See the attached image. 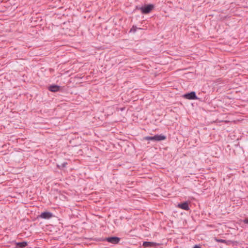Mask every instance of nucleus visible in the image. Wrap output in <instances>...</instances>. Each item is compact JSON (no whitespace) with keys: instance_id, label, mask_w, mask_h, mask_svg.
I'll return each instance as SVG.
<instances>
[{"instance_id":"11","label":"nucleus","mask_w":248,"mask_h":248,"mask_svg":"<svg viewBox=\"0 0 248 248\" xmlns=\"http://www.w3.org/2000/svg\"><path fill=\"white\" fill-rule=\"evenodd\" d=\"M215 240L217 242H220V243H225V244H227V243H228V241L226 240H225V239H221L216 238Z\"/></svg>"},{"instance_id":"12","label":"nucleus","mask_w":248,"mask_h":248,"mask_svg":"<svg viewBox=\"0 0 248 248\" xmlns=\"http://www.w3.org/2000/svg\"><path fill=\"white\" fill-rule=\"evenodd\" d=\"M137 28L135 26H133L132 28L130 29V32H135L137 31Z\"/></svg>"},{"instance_id":"4","label":"nucleus","mask_w":248,"mask_h":248,"mask_svg":"<svg viewBox=\"0 0 248 248\" xmlns=\"http://www.w3.org/2000/svg\"><path fill=\"white\" fill-rule=\"evenodd\" d=\"M108 242L113 244H118L120 241V238L116 236L109 237L106 238Z\"/></svg>"},{"instance_id":"2","label":"nucleus","mask_w":248,"mask_h":248,"mask_svg":"<svg viewBox=\"0 0 248 248\" xmlns=\"http://www.w3.org/2000/svg\"><path fill=\"white\" fill-rule=\"evenodd\" d=\"M147 140L161 141L166 139V137L163 135H155L154 136H148L145 137Z\"/></svg>"},{"instance_id":"14","label":"nucleus","mask_w":248,"mask_h":248,"mask_svg":"<svg viewBox=\"0 0 248 248\" xmlns=\"http://www.w3.org/2000/svg\"><path fill=\"white\" fill-rule=\"evenodd\" d=\"M193 248H202L198 245H195V246H194V247Z\"/></svg>"},{"instance_id":"5","label":"nucleus","mask_w":248,"mask_h":248,"mask_svg":"<svg viewBox=\"0 0 248 248\" xmlns=\"http://www.w3.org/2000/svg\"><path fill=\"white\" fill-rule=\"evenodd\" d=\"M53 216L51 213L49 212H44L41 214L39 217L41 218L48 219L50 218Z\"/></svg>"},{"instance_id":"9","label":"nucleus","mask_w":248,"mask_h":248,"mask_svg":"<svg viewBox=\"0 0 248 248\" xmlns=\"http://www.w3.org/2000/svg\"><path fill=\"white\" fill-rule=\"evenodd\" d=\"M27 246V242L25 241L16 243L15 248H24Z\"/></svg>"},{"instance_id":"6","label":"nucleus","mask_w":248,"mask_h":248,"mask_svg":"<svg viewBox=\"0 0 248 248\" xmlns=\"http://www.w3.org/2000/svg\"><path fill=\"white\" fill-rule=\"evenodd\" d=\"M178 207L186 211H188L189 210V207L187 202H185L183 203L178 204Z\"/></svg>"},{"instance_id":"8","label":"nucleus","mask_w":248,"mask_h":248,"mask_svg":"<svg viewBox=\"0 0 248 248\" xmlns=\"http://www.w3.org/2000/svg\"><path fill=\"white\" fill-rule=\"evenodd\" d=\"M60 87L56 85H51L48 87V90L52 92H56L60 90Z\"/></svg>"},{"instance_id":"10","label":"nucleus","mask_w":248,"mask_h":248,"mask_svg":"<svg viewBox=\"0 0 248 248\" xmlns=\"http://www.w3.org/2000/svg\"><path fill=\"white\" fill-rule=\"evenodd\" d=\"M67 164V162H64L62 163H61V164L60 165H58L57 166L59 168V169H63L64 168V167H65V166H66V165Z\"/></svg>"},{"instance_id":"3","label":"nucleus","mask_w":248,"mask_h":248,"mask_svg":"<svg viewBox=\"0 0 248 248\" xmlns=\"http://www.w3.org/2000/svg\"><path fill=\"white\" fill-rule=\"evenodd\" d=\"M183 97L189 100H195L198 99L196 95V93L194 91L184 94L183 95Z\"/></svg>"},{"instance_id":"1","label":"nucleus","mask_w":248,"mask_h":248,"mask_svg":"<svg viewBox=\"0 0 248 248\" xmlns=\"http://www.w3.org/2000/svg\"><path fill=\"white\" fill-rule=\"evenodd\" d=\"M154 8V5L152 4H149L145 5L144 6L141 7L136 6L135 10H140L142 14H147L150 13Z\"/></svg>"},{"instance_id":"13","label":"nucleus","mask_w":248,"mask_h":248,"mask_svg":"<svg viewBox=\"0 0 248 248\" xmlns=\"http://www.w3.org/2000/svg\"><path fill=\"white\" fill-rule=\"evenodd\" d=\"M244 222L246 224H248V217L245 218V220H244Z\"/></svg>"},{"instance_id":"7","label":"nucleus","mask_w":248,"mask_h":248,"mask_svg":"<svg viewBox=\"0 0 248 248\" xmlns=\"http://www.w3.org/2000/svg\"><path fill=\"white\" fill-rule=\"evenodd\" d=\"M159 245V244H157L156 243H155V242H148V241L144 242L143 243V246L145 248L155 247L156 246H158Z\"/></svg>"}]
</instances>
